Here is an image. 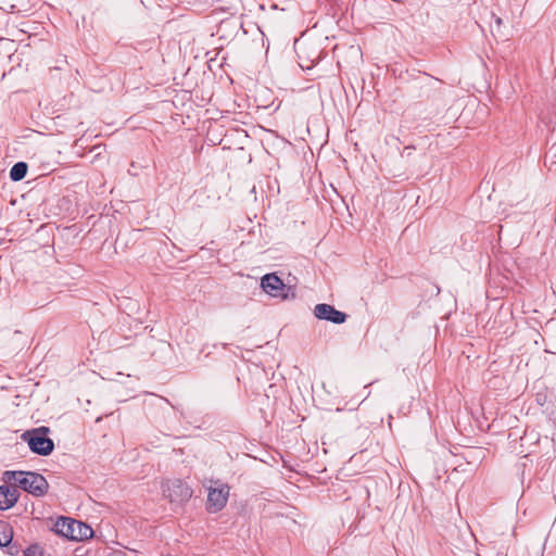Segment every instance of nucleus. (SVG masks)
Returning a JSON list of instances; mask_svg holds the SVG:
<instances>
[{
  "label": "nucleus",
  "instance_id": "f257e3e1",
  "mask_svg": "<svg viewBox=\"0 0 556 556\" xmlns=\"http://www.w3.org/2000/svg\"><path fill=\"white\" fill-rule=\"evenodd\" d=\"M4 482L14 481L16 489H23L34 496H43L49 489L46 478L38 472L25 471H5L3 473Z\"/></svg>",
  "mask_w": 556,
  "mask_h": 556
},
{
  "label": "nucleus",
  "instance_id": "f03ea898",
  "mask_svg": "<svg viewBox=\"0 0 556 556\" xmlns=\"http://www.w3.org/2000/svg\"><path fill=\"white\" fill-rule=\"evenodd\" d=\"M52 530L55 534L72 541H85L93 536V530L90 526L70 517H60Z\"/></svg>",
  "mask_w": 556,
  "mask_h": 556
},
{
  "label": "nucleus",
  "instance_id": "7ed1b4c3",
  "mask_svg": "<svg viewBox=\"0 0 556 556\" xmlns=\"http://www.w3.org/2000/svg\"><path fill=\"white\" fill-rule=\"evenodd\" d=\"M50 429L46 426L26 430L21 439L28 444L29 450L41 456L50 455L54 450V442L48 437Z\"/></svg>",
  "mask_w": 556,
  "mask_h": 556
},
{
  "label": "nucleus",
  "instance_id": "20e7f679",
  "mask_svg": "<svg viewBox=\"0 0 556 556\" xmlns=\"http://www.w3.org/2000/svg\"><path fill=\"white\" fill-rule=\"evenodd\" d=\"M162 491L165 498L172 504L182 505L192 496V489L182 480H167L162 484Z\"/></svg>",
  "mask_w": 556,
  "mask_h": 556
},
{
  "label": "nucleus",
  "instance_id": "39448f33",
  "mask_svg": "<svg viewBox=\"0 0 556 556\" xmlns=\"http://www.w3.org/2000/svg\"><path fill=\"white\" fill-rule=\"evenodd\" d=\"M261 287L267 294L282 300L288 299V292L291 290V287L285 285L275 273L263 276Z\"/></svg>",
  "mask_w": 556,
  "mask_h": 556
},
{
  "label": "nucleus",
  "instance_id": "423d86ee",
  "mask_svg": "<svg viewBox=\"0 0 556 556\" xmlns=\"http://www.w3.org/2000/svg\"><path fill=\"white\" fill-rule=\"evenodd\" d=\"M314 316L320 320H327L336 325L344 324L348 319V314L338 311L333 305L320 303L314 307Z\"/></svg>",
  "mask_w": 556,
  "mask_h": 556
},
{
  "label": "nucleus",
  "instance_id": "0eeeda50",
  "mask_svg": "<svg viewBox=\"0 0 556 556\" xmlns=\"http://www.w3.org/2000/svg\"><path fill=\"white\" fill-rule=\"evenodd\" d=\"M229 496V486L227 484L220 488H211L207 494L206 509L208 513L220 511L227 504Z\"/></svg>",
  "mask_w": 556,
  "mask_h": 556
},
{
  "label": "nucleus",
  "instance_id": "6e6552de",
  "mask_svg": "<svg viewBox=\"0 0 556 556\" xmlns=\"http://www.w3.org/2000/svg\"><path fill=\"white\" fill-rule=\"evenodd\" d=\"M20 495V490L11 482H4V484L0 485V510H7L13 507Z\"/></svg>",
  "mask_w": 556,
  "mask_h": 556
},
{
  "label": "nucleus",
  "instance_id": "1a4fd4ad",
  "mask_svg": "<svg viewBox=\"0 0 556 556\" xmlns=\"http://www.w3.org/2000/svg\"><path fill=\"white\" fill-rule=\"evenodd\" d=\"M13 528L5 521H0V546L7 547L12 544Z\"/></svg>",
  "mask_w": 556,
  "mask_h": 556
},
{
  "label": "nucleus",
  "instance_id": "9d476101",
  "mask_svg": "<svg viewBox=\"0 0 556 556\" xmlns=\"http://www.w3.org/2000/svg\"><path fill=\"white\" fill-rule=\"evenodd\" d=\"M28 166L25 162L15 163L10 170V178L13 181H20L25 178Z\"/></svg>",
  "mask_w": 556,
  "mask_h": 556
},
{
  "label": "nucleus",
  "instance_id": "9b49d317",
  "mask_svg": "<svg viewBox=\"0 0 556 556\" xmlns=\"http://www.w3.org/2000/svg\"><path fill=\"white\" fill-rule=\"evenodd\" d=\"M23 556H46V552L40 544L34 543L23 551Z\"/></svg>",
  "mask_w": 556,
  "mask_h": 556
},
{
  "label": "nucleus",
  "instance_id": "f8f14e48",
  "mask_svg": "<svg viewBox=\"0 0 556 556\" xmlns=\"http://www.w3.org/2000/svg\"><path fill=\"white\" fill-rule=\"evenodd\" d=\"M7 553L10 554L11 556H17L20 553V548L16 544H10L9 546H7Z\"/></svg>",
  "mask_w": 556,
  "mask_h": 556
},
{
  "label": "nucleus",
  "instance_id": "ddd939ff",
  "mask_svg": "<svg viewBox=\"0 0 556 556\" xmlns=\"http://www.w3.org/2000/svg\"><path fill=\"white\" fill-rule=\"evenodd\" d=\"M313 65H314V61H312V63H311V64H307V65H305L304 63H300V66H301L302 68H307V70H309Z\"/></svg>",
  "mask_w": 556,
  "mask_h": 556
},
{
  "label": "nucleus",
  "instance_id": "4468645a",
  "mask_svg": "<svg viewBox=\"0 0 556 556\" xmlns=\"http://www.w3.org/2000/svg\"><path fill=\"white\" fill-rule=\"evenodd\" d=\"M414 149V147H405L403 152L407 151V155H410V150Z\"/></svg>",
  "mask_w": 556,
  "mask_h": 556
},
{
  "label": "nucleus",
  "instance_id": "2eb2a0df",
  "mask_svg": "<svg viewBox=\"0 0 556 556\" xmlns=\"http://www.w3.org/2000/svg\"><path fill=\"white\" fill-rule=\"evenodd\" d=\"M414 149V147H405L403 152L407 151V155H410V150Z\"/></svg>",
  "mask_w": 556,
  "mask_h": 556
},
{
  "label": "nucleus",
  "instance_id": "dca6fc26",
  "mask_svg": "<svg viewBox=\"0 0 556 556\" xmlns=\"http://www.w3.org/2000/svg\"><path fill=\"white\" fill-rule=\"evenodd\" d=\"M414 149V147H405L403 152L407 151V155H410V150Z\"/></svg>",
  "mask_w": 556,
  "mask_h": 556
},
{
  "label": "nucleus",
  "instance_id": "f3484780",
  "mask_svg": "<svg viewBox=\"0 0 556 556\" xmlns=\"http://www.w3.org/2000/svg\"><path fill=\"white\" fill-rule=\"evenodd\" d=\"M111 556H126V555L122 552H116V553H113Z\"/></svg>",
  "mask_w": 556,
  "mask_h": 556
},
{
  "label": "nucleus",
  "instance_id": "a211bd4d",
  "mask_svg": "<svg viewBox=\"0 0 556 556\" xmlns=\"http://www.w3.org/2000/svg\"><path fill=\"white\" fill-rule=\"evenodd\" d=\"M496 23H497V25H500L502 23L500 17L496 18Z\"/></svg>",
  "mask_w": 556,
  "mask_h": 556
}]
</instances>
